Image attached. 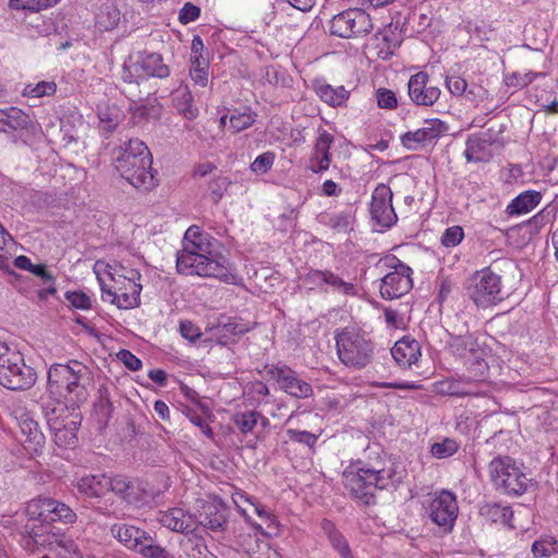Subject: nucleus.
Listing matches in <instances>:
<instances>
[{
  "instance_id": "nucleus-33",
  "label": "nucleus",
  "mask_w": 558,
  "mask_h": 558,
  "mask_svg": "<svg viewBox=\"0 0 558 558\" xmlns=\"http://www.w3.org/2000/svg\"><path fill=\"white\" fill-rule=\"evenodd\" d=\"M77 422L69 420L57 425L56 428H50L53 434V441L59 447H66L74 445L76 441Z\"/></svg>"
},
{
  "instance_id": "nucleus-47",
  "label": "nucleus",
  "mask_w": 558,
  "mask_h": 558,
  "mask_svg": "<svg viewBox=\"0 0 558 558\" xmlns=\"http://www.w3.org/2000/svg\"><path fill=\"white\" fill-rule=\"evenodd\" d=\"M190 76L195 85L205 87L208 83V61L202 60L201 64L191 65Z\"/></svg>"
},
{
  "instance_id": "nucleus-57",
  "label": "nucleus",
  "mask_w": 558,
  "mask_h": 558,
  "mask_svg": "<svg viewBox=\"0 0 558 558\" xmlns=\"http://www.w3.org/2000/svg\"><path fill=\"white\" fill-rule=\"evenodd\" d=\"M99 120L102 124V128L108 132H112L119 123L118 112H112L111 110L100 111Z\"/></svg>"
},
{
  "instance_id": "nucleus-62",
  "label": "nucleus",
  "mask_w": 558,
  "mask_h": 558,
  "mask_svg": "<svg viewBox=\"0 0 558 558\" xmlns=\"http://www.w3.org/2000/svg\"><path fill=\"white\" fill-rule=\"evenodd\" d=\"M329 225L337 231H345L350 225V216L344 213L335 215L330 218Z\"/></svg>"
},
{
  "instance_id": "nucleus-48",
  "label": "nucleus",
  "mask_w": 558,
  "mask_h": 558,
  "mask_svg": "<svg viewBox=\"0 0 558 558\" xmlns=\"http://www.w3.org/2000/svg\"><path fill=\"white\" fill-rule=\"evenodd\" d=\"M56 92V84L50 82H39L35 86L27 85L24 90V95L28 97H43L45 95H51Z\"/></svg>"
},
{
  "instance_id": "nucleus-39",
  "label": "nucleus",
  "mask_w": 558,
  "mask_h": 558,
  "mask_svg": "<svg viewBox=\"0 0 558 558\" xmlns=\"http://www.w3.org/2000/svg\"><path fill=\"white\" fill-rule=\"evenodd\" d=\"M258 418H263V422L266 423L267 420L264 418L260 413L256 411H246L236 413L233 415V423L240 429L241 433L247 434L254 429L256 426Z\"/></svg>"
},
{
  "instance_id": "nucleus-52",
  "label": "nucleus",
  "mask_w": 558,
  "mask_h": 558,
  "mask_svg": "<svg viewBox=\"0 0 558 558\" xmlns=\"http://www.w3.org/2000/svg\"><path fill=\"white\" fill-rule=\"evenodd\" d=\"M199 15L201 9L191 2H186L179 12V21L181 24L186 25L191 22L196 21L199 17Z\"/></svg>"
},
{
  "instance_id": "nucleus-10",
  "label": "nucleus",
  "mask_w": 558,
  "mask_h": 558,
  "mask_svg": "<svg viewBox=\"0 0 558 558\" xmlns=\"http://www.w3.org/2000/svg\"><path fill=\"white\" fill-rule=\"evenodd\" d=\"M114 283H120V280L123 287L110 288L108 287L104 280L98 277L100 288H101V298L104 301H109L112 304H116L119 308H134L140 304V293L142 290V286L135 282V279L140 278V274L136 270H130V277L123 275H116L111 271L108 272Z\"/></svg>"
},
{
  "instance_id": "nucleus-24",
  "label": "nucleus",
  "mask_w": 558,
  "mask_h": 558,
  "mask_svg": "<svg viewBox=\"0 0 558 558\" xmlns=\"http://www.w3.org/2000/svg\"><path fill=\"white\" fill-rule=\"evenodd\" d=\"M107 492H112L128 504L137 501V486L124 475L107 476Z\"/></svg>"
},
{
  "instance_id": "nucleus-34",
  "label": "nucleus",
  "mask_w": 558,
  "mask_h": 558,
  "mask_svg": "<svg viewBox=\"0 0 558 558\" xmlns=\"http://www.w3.org/2000/svg\"><path fill=\"white\" fill-rule=\"evenodd\" d=\"M322 529L324 530V532L328 536L330 544L339 553L341 558H353L347 541L344 539L342 534L336 530L332 522L324 520L322 522Z\"/></svg>"
},
{
  "instance_id": "nucleus-49",
  "label": "nucleus",
  "mask_w": 558,
  "mask_h": 558,
  "mask_svg": "<svg viewBox=\"0 0 558 558\" xmlns=\"http://www.w3.org/2000/svg\"><path fill=\"white\" fill-rule=\"evenodd\" d=\"M463 236V229L459 226H453L446 229L441 236V243L446 247H453L462 241Z\"/></svg>"
},
{
  "instance_id": "nucleus-31",
  "label": "nucleus",
  "mask_w": 558,
  "mask_h": 558,
  "mask_svg": "<svg viewBox=\"0 0 558 558\" xmlns=\"http://www.w3.org/2000/svg\"><path fill=\"white\" fill-rule=\"evenodd\" d=\"M172 100L178 112L186 120H194L197 117L198 109L194 106L193 95L187 87L177 89Z\"/></svg>"
},
{
  "instance_id": "nucleus-36",
  "label": "nucleus",
  "mask_w": 558,
  "mask_h": 558,
  "mask_svg": "<svg viewBox=\"0 0 558 558\" xmlns=\"http://www.w3.org/2000/svg\"><path fill=\"white\" fill-rule=\"evenodd\" d=\"M435 391L438 395L456 396V397L480 396L481 395V392L477 390L462 388L461 381H456V380H451V379L437 381L435 384Z\"/></svg>"
},
{
  "instance_id": "nucleus-55",
  "label": "nucleus",
  "mask_w": 558,
  "mask_h": 558,
  "mask_svg": "<svg viewBox=\"0 0 558 558\" xmlns=\"http://www.w3.org/2000/svg\"><path fill=\"white\" fill-rule=\"evenodd\" d=\"M448 90L454 96H462L466 92V81L460 76H448L446 78Z\"/></svg>"
},
{
  "instance_id": "nucleus-64",
  "label": "nucleus",
  "mask_w": 558,
  "mask_h": 558,
  "mask_svg": "<svg viewBox=\"0 0 558 558\" xmlns=\"http://www.w3.org/2000/svg\"><path fill=\"white\" fill-rule=\"evenodd\" d=\"M551 545L549 543L543 542V541H536L532 545V551L534 556L536 557H545L550 555L553 548L550 549Z\"/></svg>"
},
{
  "instance_id": "nucleus-53",
  "label": "nucleus",
  "mask_w": 558,
  "mask_h": 558,
  "mask_svg": "<svg viewBox=\"0 0 558 558\" xmlns=\"http://www.w3.org/2000/svg\"><path fill=\"white\" fill-rule=\"evenodd\" d=\"M288 435L291 440L313 447L317 441V436L307 430L289 429Z\"/></svg>"
},
{
  "instance_id": "nucleus-41",
  "label": "nucleus",
  "mask_w": 558,
  "mask_h": 558,
  "mask_svg": "<svg viewBox=\"0 0 558 558\" xmlns=\"http://www.w3.org/2000/svg\"><path fill=\"white\" fill-rule=\"evenodd\" d=\"M59 0H10V7L15 10H27L32 12H39L45 10Z\"/></svg>"
},
{
  "instance_id": "nucleus-45",
  "label": "nucleus",
  "mask_w": 558,
  "mask_h": 558,
  "mask_svg": "<svg viewBox=\"0 0 558 558\" xmlns=\"http://www.w3.org/2000/svg\"><path fill=\"white\" fill-rule=\"evenodd\" d=\"M230 183L231 182L229 181V179L222 175L217 177L210 181L208 189L210 192L211 199L215 203H218L223 197Z\"/></svg>"
},
{
  "instance_id": "nucleus-25",
  "label": "nucleus",
  "mask_w": 558,
  "mask_h": 558,
  "mask_svg": "<svg viewBox=\"0 0 558 558\" xmlns=\"http://www.w3.org/2000/svg\"><path fill=\"white\" fill-rule=\"evenodd\" d=\"M111 532L120 543H123L128 548L136 550L142 541H147V533L133 525L114 524Z\"/></svg>"
},
{
  "instance_id": "nucleus-13",
  "label": "nucleus",
  "mask_w": 558,
  "mask_h": 558,
  "mask_svg": "<svg viewBox=\"0 0 558 558\" xmlns=\"http://www.w3.org/2000/svg\"><path fill=\"white\" fill-rule=\"evenodd\" d=\"M267 374L275 379L280 388L290 396L299 399L308 398L313 393L312 386L300 378L298 374L287 366H266Z\"/></svg>"
},
{
  "instance_id": "nucleus-17",
  "label": "nucleus",
  "mask_w": 558,
  "mask_h": 558,
  "mask_svg": "<svg viewBox=\"0 0 558 558\" xmlns=\"http://www.w3.org/2000/svg\"><path fill=\"white\" fill-rule=\"evenodd\" d=\"M444 130L445 125L440 120H428L423 128L403 134L401 143L409 150H416L421 145L439 137Z\"/></svg>"
},
{
  "instance_id": "nucleus-59",
  "label": "nucleus",
  "mask_w": 558,
  "mask_h": 558,
  "mask_svg": "<svg viewBox=\"0 0 558 558\" xmlns=\"http://www.w3.org/2000/svg\"><path fill=\"white\" fill-rule=\"evenodd\" d=\"M118 357L131 371H138L142 367V361L129 350H121Z\"/></svg>"
},
{
  "instance_id": "nucleus-1",
  "label": "nucleus",
  "mask_w": 558,
  "mask_h": 558,
  "mask_svg": "<svg viewBox=\"0 0 558 558\" xmlns=\"http://www.w3.org/2000/svg\"><path fill=\"white\" fill-rule=\"evenodd\" d=\"M217 245L218 242L204 233L199 227L191 226L184 234L183 248L178 253V271L231 282L234 276L228 259L216 251Z\"/></svg>"
},
{
  "instance_id": "nucleus-9",
  "label": "nucleus",
  "mask_w": 558,
  "mask_h": 558,
  "mask_svg": "<svg viewBox=\"0 0 558 558\" xmlns=\"http://www.w3.org/2000/svg\"><path fill=\"white\" fill-rule=\"evenodd\" d=\"M490 478L497 489L508 495H521L529 478L509 457L496 458L489 463Z\"/></svg>"
},
{
  "instance_id": "nucleus-26",
  "label": "nucleus",
  "mask_w": 558,
  "mask_h": 558,
  "mask_svg": "<svg viewBox=\"0 0 558 558\" xmlns=\"http://www.w3.org/2000/svg\"><path fill=\"white\" fill-rule=\"evenodd\" d=\"M159 522L174 532L190 533L193 532V521L186 515L182 509L173 508L170 511L160 513Z\"/></svg>"
},
{
  "instance_id": "nucleus-18",
  "label": "nucleus",
  "mask_w": 558,
  "mask_h": 558,
  "mask_svg": "<svg viewBox=\"0 0 558 558\" xmlns=\"http://www.w3.org/2000/svg\"><path fill=\"white\" fill-rule=\"evenodd\" d=\"M60 398L50 393L40 398L39 405L49 429L69 421L68 408Z\"/></svg>"
},
{
  "instance_id": "nucleus-63",
  "label": "nucleus",
  "mask_w": 558,
  "mask_h": 558,
  "mask_svg": "<svg viewBox=\"0 0 558 558\" xmlns=\"http://www.w3.org/2000/svg\"><path fill=\"white\" fill-rule=\"evenodd\" d=\"M189 417H190L191 423H193L195 426L199 427V429L202 430V433L204 435H206L209 438L213 437V429L210 428V426L208 425V423L206 422V420L204 417H202L201 415H198L196 413L189 415Z\"/></svg>"
},
{
  "instance_id": "nucleus-3",
  "label": "nucleus",
  "mask_w": 558,
  "mask_h": 558,
  "mask_svg": "<svg viewBox=\"0 0 558 558\" xmlns=\"http://www.w3.org/2000/svg\"><path fill=\"white\" fill-rule=\"evenodd\" d=\"M90 384V369L78 361L53 364L48 371V393L64 397L72 403L80 404L87 400Z\"/></svg>"
},
{
  "instance_id": "nucleus-6",
  "label": "nucleus",
  "mask_w": 558,
  "mask_h": 558,
  "mask_svg": "<svg viewBox=\"0 0 558 558\" xmlns=\"http://www.w3.org/2000/svg\"><path fill=\"white\" fill-rule=\"evenodd\" d=\"M469 298L478 307H488L501 302L508 296L501 277L486 268L476 271L465 281Z\"/></svg>"
},
{
  "instance_id": "nucleus-11",
  "label": "nucleus",
  "mask_w": 558,
  "mask_h": 558,
  "mask_svg": "<svg viewBox=\"0 0 558 558\" xmlns=\"http://www.w3.org/2000/svg\"><path fill=\"white\" fill-rule=\"evenodd\" d=\"M373 29L372 19L362 9L352 8L336 14L329 22V32L340 38L364 36Z\"/></svg>"
},
{
  "instance_id": "nucleus-46",
  "label": "nucleus",
  "mask_w": 558,
  "mask_h": 558,
  "mask_svg": "<svg viewBox=\"0 0 558 558\" xmlns=\"http://www.w3.org/2000/svg\"><path fill=\"white\" fill-rule=\"evenodd\" d=\"M476 342L472 335L459 336L453 339L451 347L454 352L460 355H465L466 352L474 353L475 352Z\"/></svg>"
},
{
  "instance_id": "nucleus-19",
  "label": "nucleus",
  "mask_w": 558,
  "mask_h": 558,
  "mask_svg": "<svg viewBox=\"0 0 558 558\" xmlns=\"http://www.w3.org/2000/svg\"><path fill=\"white\" fill-rule=\"evenodd\" d=\"M228 508L221 501L207 502L199 513V522L211 531H223L227 525Z\"/></svg>"
},
{
  "instance_id": "nucleus-60",
  "label": "nucleus",
  "mask_w": 558,
  "mask_h": 558,
  "mask_svg": "<svg viewBox=\"0 0 558 558\" xmlns=\"http://www.w3.org/2000/svg\"><path fill=\"white\" fill-rule=\"evenodd\" d=\"M180 332L183 338H185L192 342L201 337L199 328L189 320L181 322Z\"/></svg>"
},
{
  "instance_id": "nucleus-37",
  "label": "nucleus",
  "mask_w": 558,
  "mask_h": 558,
  "mask_svg": "<svg viewBox=\"0 0 558 558\" xmlns=\"http://www.w3.org/2000/svg\"><path fill=\"white\" fill-rule=\"evenodd\" d=\"M317 94L323 101L332 107L342 105L348 98V92L343 86L333 88L328 84H324L317 87Z\"/></svg>"
},
{
  "instance_id": "nucleus-40",
  "label": "nucleus",
  "mask_w": 558,
  "mask_h": 558,
  "mask_svg": "<svg viewBox=\"0 0 558 558\" xmlns=\"http://www.w3.org/2000/svg\"><path fill=\"white\" fill-rule=\"evenodd\" d=\"M131 121L135 125L146 123L150 118H156L159 114L157 106H147L143 104H135L130 108Z\"/></svg>"
},
{
  "instance_id": "nucleus-56",
  "label": "nucleus",
  "mask_w": 558,
  "mask_h": 558,
  "mask_svg": "<svg viewBox=\"0 0 558 558\" xmlns=\"http://www.w3.org/2000/svg\"><path fill=\"white\" fill-rule=\"evenodd\" d=\"M203 51H204L203 40L198 35H195L193 37L192 46H191V52H192L191 53V63H192V65H195L198 63L201 64L202 60H207L203 56Z\"/></svg>"
},
{
  "instance_id": "nucleus-20",
  "label": "nucleus",
  "mask_w": 558,
  "mask_h": 558,
  "mask_svg": "<svg viewBox=\"0 0 558 558\" xmlns=\"http://www.w3.org/2000/svg\"><path fill=\"white\" fill-rule=\"evenodd\" d=\"M20 428L22 435L25 437L23 442L28 451L38 452L44 448L46 442L45 435L38 422L29 414H23L21 416Z\"/></svg>"
},
{
  "instance_id": "nucleus-22",
  "label": "nucleus",
  "mask_w": 558,
  "mask_h": 558,
  "mask_svg": "<svg viewBox=\"0 0 558 558\" xmlns=\"http://www.w3.org/2000/svg\"><path fill=\"white\" fill-rule=\"evenodd\" d=\"M391 355L400 366L410 367L418 361L420 345L415 340H399L392 347Z\"/></svg>"
},
{
  "instance_id": "nucleus-14",
  "label": "nucleus",
  "mask_w": 558,
  "mask_h": 558,
  "mask_svg": "<svg viewBox=\"0 0 558 558\" xmlns=\"http://www.w3.org/2000/svg\"><path fill=\"white\" fill-rule=\"evenodd\" d=\"M14 363L1 373L0 385L10 390L29 389L37 379L35 369L25 364L22 354L13 356Z\"/></svg>"
},
{
  "instance_id": "nucleus-27",
  "label": "nucleus",
  "mask_w": 558,
  "mask_h": 558,
  "mask_svg": "<svg viewBox=\"0 0 558 558\" xmlns=\"http://www.w3.org/2000/svg\"><path fill=\"white\" fill-rule=\"evenodd\" d=\"M308 278L318 286L322 283L328 284L333 288V290L341 291L347 295H353L355 293L352 283L343 281L330 270H313L308 274Z\"/></svg>"
},
{
  "instance_id": "nucleus-21",
  "label": "nucleus",
  "mask_w": 558,
  "mask_h": 558,
  "mask_svg": "<svg viewBox=\"0 0 558 558\" xmlns=\"http://www.w3.org/2000/svg\"><path fill=\"white\" fill-rule=\"evenodd\" d=\"M31 124L29 116L16 107L0 109V132L13 134Z\"/></svg>"
},
{
  "instance_id": "nucleus-50",
  "label": "nucleus",
  "mask_w": 558,
  "mask_h": 558,
  "mask_svg": "<svg viewBox=\"0 0 558 558\" xmlns=\"http://www.w3.org/2000/svg\"><path fill=\"white\" fill-rule=\"evenodd\" d=\"M275 154L271 151L264 153L255 158L251 163V170L256 173H266L272 166Z\"/></svg>"
},
{
  "instance_id": "nucleus-8",
  "label": "nucleus",
  "mask_w": 558,
  "mask_h": 558,
  "mask_svg": "<svg viewBox=\"0 0 558 558\" xmlns=\"http://www.w3.org/2000/svg\"><path fill=\"white\" fill-rule=\"evenodd\" d=\"M377 267L392 269L381 279L380 294L384 299H399L412 289V269L396 256L381 258Z\"/></svg>"
},
{
  "instance_id": "nucleus-15",
  "label": "nucleus",
  "mask_w": 558,
  "mask_h": 558,
  "mask_svg": "<svg viewBox=\"0 0 558 558\" xmlns=\"http://www.w3.org/2000/svg\"><path fill=\"white\" fill-rule=\"evenodd\" d=\"M392 192L389 186L379 184L373 192L371 203L372 219L381 228H390L397 221V215L391 205Z\"/></svg>"
},
{
  "instance_id": "nucleus-23",
  "label": "nucleus",
  "mask_w": 558,
  "mask_h": 558,
  "mask_svg": "<svg viewBox=\"0 0 558 558\" xmlns=\"http://www.w3.org/2000/svg\"><path fill=\"white\" fill-rule=\"evenodd\" d=\"M113 405L109 397V391L106 386H100L98 389V399L94 403L93 417L97 423V428L102 432L112 416Z\"/></svg>"
},
{
  "instance_id": "nucleus-32",
  "label": "nucleus",
  "mask_w": 558,
  "mask_h": 558,
  "mask_svg": "<svg viewBox=\"0 0 558 558\" xmlns=\"http://www.w3.org/2000/svg\"><path fill=\"white\" fill-rule=\"evenodd\" d=\"M120 21V11L117 5L108 0L102 3L96 13V25L100 31L113 29Z\"/></svg>"
},
{
  "instance_id": "nucleus-29",
  "label": "nucleus",
  "mask_w": 558,
  "mask_h": 558,
  "mask_svg": "<svg viewBox=\"0 0 558 558\" xmlns=\"http://www.w3.org/2000/svg\"><path fill=\"white\" fill-rule=\"evenodd\" d=\"M539 192L526 191L518 195L507 207L508 215H521L531 211L541 202Z\"/></svg>"
},
{
  "instance_id": "nucleus-2",
  "label": "nucleus",
  "mask_w": 558,
  "mask_h": 558,
  "mask_svg": "<svg viewBox=\"0 0 558 558\" xmlns=\"http://www.w3.org/2000/svg\"><path fill=\"white\" fill-rule=\"evenodd\" d=\"M27 515L31 521H39L40 526L33 525L29 535L36 544L51 545L56 542L69 553L77 554V547L72 539L59 537L50 529L53 522L72 524L76 520V513L64 502L52 498H38L29 501L26 507Z\"/></svg>"
},
{
  "instance_id": "nucleus-4",
  "label": "nucleus",
  "mask_w": 558,
  "mask_h": 558,
  "mask_svg": "<svg viewBox=\"0 0 558 558\" xmlns=\"http://www.w3.org/2000/svg\"><path fill=\"white\" fill-rule=\"evenodd\" d=\"M151 163V154L145 143L130 140L116 158L114 166L121 177L134 187L150 190L155 186Z\"/></svg>"
},
{
  "instance_id": "nucleus-54",
  "label": "nucleus",
  "mask_w": 558,
  "mask_h": 558,
  "mask_svg": "<svg viewBox=\"0 0 558 558\" xmlns=\"http://www.w3.org/2000/svg\"><path fill=\"white\" fill-rule=\"evenodd\" d=\"M145 541H142V545L136 549L140 554L149 558H168V554L165 548L158 545L144 544Z\"/></svg>"
},
{
  "instance_id": "nucleus-28",
  "label": "nucleus",
  "mask_w": 558,
  "mask_h": 558,
  "mask_svg": "<svg viewBox=\"0 0 558 558\" xmlns=\"http://www.w3.org/2000/svg\"><path fill=\"white\" fill-rule=\"evenodd\" d=\"M77 490L89 498H98L107 493L106 475H85L77 480Z\"/></svg>"
},
{
  "instance_id": "nucleus-38",
  "label": "nucleus",
  "mask_w": 558,
  "mask_h": 558,
  "mask_svg": "<svg viewBox=\"0 0 558 558\" xmlns=\"http://www.w3.org/2000/svg\"><path fill=\"white\" fill-rule=\"evenodd\" d=\"M255 118L256 113L251 108L246 107L243 111L235 109L229 118L230 126L235 133L241 132L250 128L255 122Z\"/></svg>"
},
{
  "instance_id": "nucleus-58",
  "label": "nucleus",
  "mask_w": 558,
  "mask_h": 558,
  "mask_svg": "<svg viewBox=\"0 0 558 558\" xmlns=\"http://www.w3.org/2000/svg\"><path fill=\"white\" fill-rule=\"evenodd\" d=\"M66 299L76 308L86 310L90 306V299L83 292H68Z\"/></svg>"
},
{
  "instance_id": "nucleus-30",
  "label": "nucleus",
  "mask_w": 558,
  "mask_h": 558,
  "mask_svg": "<svg viewBox=\"0 0 558 558\" xmlns=\"http://www.w3.org/2000/svg\"><path fill=\"white\" fill-rule=\"evenodd\" d=\"M134 66L136 70L142 69L148 76L165 78L170 74L168 65L162 62V58L158 53H149L143 57Z\"/></svg>"
},
{
  "instance_id": "nucleus-43",
  "label": "nucleus",
  "mask_w": 558,
  "mask_h": 558,
  "mask_svg": "<svg viewBox=\"0 0 558 558\" xmlns=\"http://www.w3.org/2000/svg\"><path fill=\"white\" fill-rule=\"evenodd\" d=\"M458 444L451 438H445L441 442L432 445L430 453L437 459H445L453 456L458 451Z\"/></svg>"
},
{
  "instance_id": "nucleus-16",
  "label": "nucleus",
  "mask_w": 558,
  "mask_h": 558,
  "mask_svg": "<svg viewBox=\"0 0 558 558\" xmlns=\"http://www.w3.org/2000/svg\"><path fill=\"white\" fill-rule=\"evenodd\" d=\"M427 83L428 74L422 71L412 75L409 80L408 94L417 106H432L440 96V89L436 86H427Z\"/></svg>"
},
{
  "instance_id": "nucleus-61",
  "label": "nucleus",
  "mask_w": 558,
  "mask_h": 558,
  "mask_svg": "<svg viewBox=\"0 0 558 558\" xmlns=\"http://www.w3.org/2000/svg\"><path fill=\"white\" fill-rule=\"evenodd\" d=\"M489 96V93L486 88L480 85H473L470 87V89H466L465 97L470 101H482L487 99Z\"/></svg>"
},
{
  "instance_id": "nucleus-12",
  "label": "nucleus",
  "mask_w": 558,
  "mask_h": 558,
  "mask_svg": "<svg viewBox=\"0 0 558 558\" xmlns=\"http://www.w3.org/2000/svg\"><path fill=\"white\" fill-rule=\"evenodd\" d=\"M458 502L456 496L442 490L429 506V518L445 533L450 532L458 515Z\"/></svg>"
},
{
  "instance_id": "nucleus-44",
  "label": "nucleus",
  "mask_w": 558,
  "mask_h": 558,
  "mask_svg": "<svg viewBox=\"0 0 558 558\" xmlns=\"http://www.w3.org/2000/svg\"><path fill=\"white\" fill-rule=\"evenodd\" d=\"M544 73L537 72H526L524 74L514 72L512 74H508L505 77V83L507 86L523 88L531 84L537 76H542Z\"/></svg>"
},
{
  "instance_id": "nucleus-5",
  "label": "nucleus",
  "mask_w": 558,
  "mask_h": 558,
  "mask_svg": "<svg viewBox=\"0 0 558 558\" xmlns=\"http://www.w3.org/2000/svg\"><path fill=\"white\" fill-rule=\"evenodd\" d=\"M395 471L389 469H375L363 466L356 471L343 473L344 486L351 496L363 505L374 504L375 490L385 489L391 483Z\"/></svg>"
},
{
  "instance_id": "nucleus-35",
  "label": "nucleus",
  "mask_w": 558,
  "mask_h": 558,
  "mask_svg": "<svg viewBox=\"0 0 558 558\" xmlns=\"http://www.w3.org/2000/svg\"><path fill=\"white\" fill-rule=\"evenodd\" d=\"M488 141L478 136L470 137L466 142V149L464 151L465 158L469 162L486 161L489 158L487 151Z\"/></svg>"
},
{
  "instance_id": "nucleus-42",
  "label": "nucleus",
  "mask_w": 558,
  "mask_h": 558,
  "mask_svg": "<svg viewBox=\"0 0 558 558\" xmlns=\"http://www.w3.org/2000/svg\"><path fill=\"white\" fill-rule=\"evenodd\" d=\"M332 142L333 136L331 134L326 131L320 133L316 140L311 162H314V159H319L320 157L330 158L329 149Z\"/></svg>"
},
{
  "instance_id": "nucleus-7",
  "label": "nucleus",
  "mask_w": 558,
  "mask_h": 558,
  "mask_svg": "<svg viewBox=\"0 0 558 558\" xmlns=\"http://www.w3.org/2000/svg\"><path fill=\"white\" fill-rule=\"evenodd\" d=\"M336 343L338 356L347 366L363 368L373 359V343L360 331L345 328L337 335Z\"/></svg>"
},
{
  "instance_id": "nucleus-51",
  "label": "nucleus",
  "mask_w": 558,
  "mask_h": 558,
  "mask_svg": "<svg viewBox=\"0 0 558 558\" xmlns=\"http://www.w3.org/2000/svg\"><path fill=\"white\" fill-rule=\"evenodd\" d=\"M376 98L378 106L384 109H395L398 105L396 94L391 89H377Z\"/></svg>"
}]
</instances>
